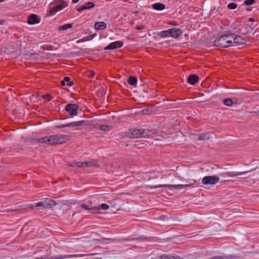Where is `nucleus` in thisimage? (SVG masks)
I'll list each match as a JSON object with an SVG mask.
<instances>
[{
    "label": "nucleus",
    "instance_id": "bb28decb",
    "mask_svg": "<svg viewBox=\"0 0 259 259\" xmlns=\"http://www.w3.org/2000/svg\"><path fill=\"white\" fill-rule=\"evenodd\" d=\"M85 9H89L95 7V4L93 2H88L84 5Z\"/></svg>",
    "mask_w": 259,
    "mask_h": 259
},
{
    "label": "nucleus",
    "instance_id": "473e14b6",
    "mask_svg": "<svg viewBox=\"0 0 259 259\" xmlns=\"http://www.w3.org/2000/svg\"><path fill=\"white\" fill-rule=\"evenodd\" d=\"M109 208V206L108 204L106 203H103L101 205L100 207L98 208V209H102L103 210H107Z\"/></svg>",
    "mask_w": 259,
    "mask_h": 259
},
{
    "label": "nucleus",
    "instance_id": "dca6fc26",
    "mask_svg": "<svg viewBox=\"0 0 259 259\" xmlns=\"http://www.w3.org/2000/svg\"><path fill=\"white\" fill-rule=\"evenodd\" d=\"M95 28L96 29H105L106 28V24L104 22H97L95 24Z\"/></svg>",
    "mask_w": 259,
    "mask_h": 259
},
{
    "label": "nucleus",
    "instance_id": "4468645a",
    "mask_svg": "<svg viewBox=\"0 0 259 259\" xmlns=\"http://www.w3.org/2000/svg\"><path fill=\"white\" fill-rule=\"evenodd\" d=\"M199 80V77L196 74H191L188 78V82L191 84H195Z\"/></svg>",
    "mask_w": 259,
    "mask_h": 259
},
{
    "label": "nucleus",
    "instance_id": "412c9836",
    "mask_svg": "<svg viewBox=\"0 0 259 259\" xmlns=\"http://www.w3.org/2000/svg\"><path fill=\"white\" fill-rule=\"evenodd\" d=\"M73 27V25L72 24L68 23L64 25H63L62 26H60L58 28L59 31H62V30H67L68 28H71Z\"/></svg>",
    "mask_w": 259,
    "mask_h": 259
},
{
    "label": "nucleus",
    "instance_id": "423d86ee",
    "mask_svg": "<svg viewBox=\"0 0 259 259\" xmlns=\"http://www.w3.org/2000/svg\"><path fill=\"white\" fill-rule=\"evenodd\" d=\"M232 39V46L245 45L246 42V40L243 37L236 35L234 33H231Z\"/></svg>",
    "mask_w": 259,
    "mask_h": 259
},
{
    "label": "nucleus",
    "instance_id": "a18cd8bd",
    "mask_svg": "<svg viewBox=\"0 0 259 259\" xmlns=\"http://www.w3.org/2000/svg\"><path fill=\"white\" fill-rule=\"evenodd\" d=\"M61 84L62 86H64L66 85V81H64V79L61 81Z\"/></svg>",
    "mask_w": 259,
    "mask_h": 259
},
{
    "label": "nucleus",
    "instance_id": "2f4dec72",
    "mask_svg": "<svg viewBox=\"0 0 259 259\" xmlns=\"http://www.w3.org/2000/svg\"><path fill=\"white\" fill-rule=\"evenodd\" d=\"M35 206L38 207H42L43 208H45V204L43 200L40 202L36 203Z\"/></svg>",
    "mask_w": 259,
    "mask_h": 259
},
{
    "label": "nucleus",
    "instance_id": "ea45409f",
    "mask_svg": "<svg viewBox=\"0 0 259 259\" xmlns=\"http://www.w3.org/2000/svg\"><path fill=\"white\" fill-rule=\"evenodd\" d=\"M42 98L44 99H45L46 98H47V100L48 101H50L51 100V98L50 97V95L49 94H47L46 96L43 95L42 96Z\"/></svg>",
    "mask_w": 259,
    "mask_h": 259
},
{
    "label": "nucleus",
    "instance_id": "a878e982",
    "mask_svg": "<svg viewBox=\"0 0 259 259\" xmlns=\"http://www.w3.org/2000/svg\"><path fill=\"white\" fill-rule=\"evenodd\" d=\"M64 81L67 82L66 84L69 87H71L74 84V82L70 80V78L68 76L65 77Z\"/></svg>",
    "mask_w": 259,
    "mask_h": 259
},
{
    "label": "nucleus",
    "instance_id": "a19ab883",
    "mask_svg": "<svg viewBox=\"0 0 259 259\" xmlns=\"http://www.w3.org/2000/svg\"><path fill=\"white\" fill-rule=\"evenodd\" d=\"M16 209H11V208H7V209H5L4 210L2 211V212H11V211H15Z\"/></svg>",
    "mask_w": 259,
    "mask_h": 259
},
{
    "label": "nucleus",
    "instance_id": "58836bf2",
    "mask_svg": "<svg viewBox=\"0 0 259 259\" xmlns=\"http://www.w3.org/2000/svg\"><path fill=\"white\" fill-rule=\"evenodd\" d=\"M65 127H68L67 125V123L65 124H60L56 126V127L58 128H64Z\"/></svg>",
    "mask_w": 259,
    "mask_h": 259
},
{
    "label": "nucleus",
    "instance_id": "7ed1b4c3",
    "mask_svg": "<svg viewBox=\"0 0 259 259\" xmlns=\"http://www.w3.org/2000/svg\"><path fill=\"white\" fill-rule=\"evenodd\" d=\"M232 36L231 33H227L216 38L214 41L215 46L221 48L232 47Z\"/></svg>",
    "mask_w": 259,
    "mask_h": 259
},
{
    "label": "nucleus",
    "instance_id": "39448f33",
    "mask_svg": "<svg viewBox=\"0 0 259 259\" xmlns=\"http://www.w3.org/2000/svg\"><path fill=\"white\" fill-rule=\"evenodd\" d=\"M79 106L75 103H70L66 105L65 110L72 116H76L78 114Z\"/></svg>",
    "mask_w": 259,
    "mask_h": 259
},
{
    "label": "nucleus",
    "instance_id": "f03ea898",
    "mask_svg": "<svg viewBox=\"0 0 259 259\" xmlns=\"http://www.w3.org/2000/svg\"><path fill=\"white\" fill-rule=\"evenodd\" d=\"M126 136L130 138H139L149 137L152 136L153 132L149 130L132 128L125 133Z\"/></svg>",
    "mask_w": 259,
    "mask_h": 259
},
{
    "label": "nucleus",
    "instance_id": "9b49d317",
    "mask_svg": "<svg viewBox=\"0 0 259 259\" xmlns=\"http://www.w3.org/2000/svg\"><path fill=\"white\" fill-rule=\"evenodd\" d=\"M40 19L36 14H31L28 18L27 23L29 24L33 25L39 23Z\"/></svg>",
    "mask_w": 259,
    "mask_h": 259
},
{
    "label": "nucleus",
    "instance_id": "37998d69",
    "mask_svg": "<svg viewBox=\"0 0 259 259\" xmlns=\"http://www.w3.org/2000/svg\"><path fill=\"white\" fill-rule=\"evenodd\" d=\"M144 28V26L143 25H138V26H137L136 27V29H137V30H141V29H142Z\"/></svg>",
    "mask_w": 259,
    "mask_h": 259
},
{
    "label": "nucleus",
    "instance_id": "2eb2a0df",
    "mask_svg": "<svg viewBox=\"0 0 259 259\" xmlns=\"http://www.w3.org/2000/svg\"><path fill=\"white\" fill-rule=\"evenodd\" d=\"M211 138L210 134L209 133H205L199 134L198 135V139L199 140H208Z\"/></svg>",
    "mask_w": 259,
    "mask_h": 259
},
{
    "label": "nucleus",
    "instance_id": "a211bd4d",
    "mask_svg": "<svg viewBox=\"0 0 259 259\" xmlns=\"http://www.w3.org/2000/svg\"><path fill=\"white\" fill-rule=\"evenodd\" d=\"M94 254H94V253H91V254H70V255H65V256L62 257L61 258H70V257H83V256H85L86 255H93Z\"/></svg>",
    "mask_w": 259,
    "mask_h": 259
},
{
    "label": "nucleus",
    "instance_id": "49530a36",
    "mask_svg": "<svg viewBox=\"0 0 259 259\" xmlns=\"http://www.w3.org/2000/svg\"><path fill=\"white\" fill-rule=\"evenodd\" d=\"M252 10V7H248L247 9H246V10L248 12H250Z\"/></svg>",
    "mask_w": 259,
    "mask_h": 259
},
{
    "label": "nucleus",
    "instance_id": "6e6552de",
    "mask_svg": "<svg viewBox=\"0 0 259 259\" xmlns=\"http://www.w3.org/2000/svg\"><path fill=\"white\" fill-rule=\"evenodd\" d=\"M183 33L181 29L172 28L168 30V37H172L176 38L180 37Z\"/></svg>",
    "mask_w": 259,
    "mask_h": 259
},
{
    "label": "nucleus",
    "instance_id": "e433bc0d",
    "mask_svg": "<svg viewBox=\"0 0 259 259\" xmlns=\"http://www.w3.org/2000/svg\"><path fill=\"white\" fill-rule=\"evenodd\" d=\"M76 165L78 167H84V162H76Z\"/></svg>",
    "mask_w": 259,
    "mask_h": 259
},
{
    "label": "nucleus",
    "instance_id": "3c124183",
    "mask_svg": "<svg viewBox=\"0 0 259 259\" xmlns=\"http://www.w3.org/2000/svg\"><path fill=\"white\" fill-rule=\"evenodd\" d=\"M170 24L173 25H177V24L175 22H172V23H171Z\"/></svg>",
    "mask_w": 259,
    "mask_h": 259
},
{
    "label": "nucleus",
    "instance_id": "603ef678",
    "mask_svg": "<svg viewBox=\"0 0 259 259\" xmlns=\"http://www.w3.org/2000/svg\"><path fill=\"white\" fill-rule=\"evenodd\" d=\"M5 0H0V2H3Z\"/></svg>",
    "mask_w": 259,
    "mask_h": 259
},
{
    "label": "nucleus",
    "instance_id": "4be33fe9",
    "mask_svg": "<svg viewBox=\"0 0 259 259\" xmlns=\"http://www.w3.org/2000/svg\"><path fill=\"white\" fill-rule=\"evenodd\" d=\"M81 206L82 208H83L85 209L90 210L91 212H94V211L98 210L96 208L91 207L90 205H89L85 203L81 204Z\"/></svg>",
    "mask_w": 259,
    "mask_h": 259
},
{
    "label": "nucleus",
    "instance_id": "f3484780",
    "mask_svg": "<svg viewBox=\"0 0 259 259\" xmlns=\"http://www.w3.org/2000/svg\"><path fill=\"white\" fill-rule=\"evenodd\" d=\"M152 8L154 10L160 11L165 9V5L162 3H157L153 4Z\"/></svg>",
    "mask_w": 259,
    "mask_h": 259
},
{
    "label": "nucleus",
    "instance_id": "b1692460",
    "mask_svg": "<svg viewBox=\"0 0 259 259\" xmlns=\"http://www.w3.org/2000/svg\"><path fill=\"white\" fill-rule=\"evenodd\" d=\"M94 166L96 167L98 166V164L96 163H95L94 161H86L84 162V167H92Z\"/></svg>",
    "mask_w": 259,
    "mask_h": 259
},
{
    "label": "nucleus",
    "instance_id": "ddd939ff",
    "mask_svg": "<svg viewBox=\"0 0 259 259\" xmlns=\"http://www.w3.org/2000/svg\"><path fill=\"white\" fill-rule=\"evenodd\" d=\"M43 200L45 204V208H53L56 204L54 200L50 198H44Z\"/></svg>",
    "mask_w": 259,
    "mask_h": 259
},
{
    "label": "nucleus",
    "instance_id": "aec40b11",
    "mask_svg": "<svg viewBox=\"0 0 259 259\" xmlns=\"http://www.w3.org/2000/svg\"><path fill=\"white\" fill-rule=\"evenodd\" d=\"M127 82L128 84L133 86H136L137 82V79L135 77H133L132 76H130L128 77Z\"/></svg>",
    "mask_w": 259,
    "mask_h": 259
},
{
    "label": "nucleus",
    "instance_id": "0eeeda50",
    "mask_svg": "<svg viewBox=\"0 0 259 259\" xmlns=\"http://www.w3.org/2000/svg\"><path fill=\"white\" fill-rule=\"evenodd\" d=\"M220 180V178L217 176H205L202 180V182L204 185H214Z\"/></svg>",
    "mask_w": 259,
    "mask_h": 259
},
{
    "label": "nucleus",
    "instance_id": "f704fd0d",
    "mask_svg": "<svg viewBox=\"0 0 259 259\" xmlns=\"http://www.w3.org/2000/svg\"><path fill=\"white\" fill-rule=\"evenodd\" d=\"M170 257L171 255L163 254L160 256V259H170Z\"/></svg>",
    "mask_w": 259,
    "mask_h": 259
},
{
    "label": "nucleus",
    "instance_id": "72a5a7b5",
    "mask_svg": "<svg viewBox=\"0 0 259 259\" xmlns=\"http://www.w3.org/2000/svg\"><path fill=\"white\" fill-rule=\"evenodd\" d=\"M144 143H140V141H138L135 144V146H137L138 148H142L144 147Z\"/></svg>",
    "mask_w": 259,
    "mask_h": 259
},
{
    "label": "nucleus",
    "instance_id": "6ab92c4d",
    "mask_svg": "<svg viewBox=\"0 0 259 259\" xmlns=\"http://www.w3.org/2000/svg\"><path fill=\"white\" fill-rule=\"evenodd\" d=\"M84 122V120L78 121H74L70 123H67V126H79L83 125Z\"/></svg>",
    "mask_w": 259,
    "mask_h": 259
},
{
    "label": "nucleus",
    "instance_id": "1a4fd4ad",
    "mask_svg": "<svg viewBox=\"0 0 259 259\" xmlns=\"http://www.w3.org/2000/svg\"><path fill=\"white\" fill-rule=\"evenodd\" d=\"M183 185H159L155 186L150 187V188H166L170 190L172 189H182Z\"/></svg>",
    "mask_w": 259,
    "mask_h": 259
},
{
    "label": "nucleus",
    "instance_id": "4c0bfd02",
    "mask_svg": "<svg viewBox=\"0 0 259 259\" xmlns=\"http://www.w3.org/2000/svg\"><path fill=\"white\" fill-rule=\"evenodd\" d=\"M85 10L84 5L81 6L77 9V11L78 12H81L82 11Z\"/></svg>",
    "mask_w": 259,
    "mask_h": 259
},
{
    "label": "nucleus",
    "instance_id": "f257e3e1",
    "mask_svg": "<svg viewBox=\"0 0 259 259\" xmlns=\"http://www.w3.org/2000/svg\"><path fill=\"white\" fill-rule=\"evenodd\" d=\"M67 136L65 135H53L38 139L37 141L41 143L50 145L61 144L65 142Z\"/></svg>",
    "mask_w": 259,
    "mask_h": 259
},
{
    "label": "nucleus",
    "instance_id": "393cba45",
    "mask_svg": "<svg viewBox=\"0 0 259 259\" xmlns=\"http://www.w3.org/2000/svg\"><path fill=\"white\" fill-rule=\"evenodd\" d=\"M158 35L161 38H164L168 36V30H162L158 33Z\"/></svg>",
    "mask_w": 259,
    "mask_h": 259
},
{
    "label": "nucleus",
    "instance_id": "c85d7f7f",
    "mask_svg": "<svg viewBox=\"0 0 259 259\" xmlns=\"http://www.w3.org/2000/svg\"><path fill=\"white\" fill-rule=\"evenodd\" d=\"M99 128L104 131H108L110 130L109 126L105 124L100 125Z\"/></svg>",
    "mask_w": 259,
    "mask_h": 259
},
{
    "label": "nucleus",
    "instance_id": "20e7f679",
    "mask_svg": "<svg viewBox=\"0 0 259 259\" xmlns=\"http://www.w3.org/2000/svg\"><path fill=\"white\" fill-rule=\"evenodd\" d=\"M50 6H51L48 12L50 16L54 15L57 12L60 11L68 6V3L65 0H54Z\"/></svg>",
    "mask_w": 259,
    "mask_h": 259
},
{
    "label": "nucleus",
    "instance_id": "c9c22d12",
    "mask_svg": "<svg viewBox=\"0 0 259 259\" xmlns=\"http://www.w3.org/2000/svg\"><path fill=\"white\" fill-rule=\"evenodd\" d=\"M183 189H187L189 187H194L195 186L193 184L183 185Z\"/></svg>",
    "mask_w": 259,
    "mask_h": 259
},
{
    "label": "nucleus",
    "instance_id": "cd10ccee",
    "mask_svg": "<svg viewBox=\"0 0 259 259\" xmlns=\"http://www.w3.org/2000/svg\"><path fill=\"white\" fill-rule=\"evenodd\" d=\"M227 7L230 10H234L237 7V4L235 3H231L228 5Z\"/></svg>",
    "mask_w": 259,
    "mask_h": 259
},
{
    "label": "nucleus",
    "instance_id": "f8f14e48",
    "mask_svg": "<svg viewBox=\"0 0 259 259\" xmlns=\"http://www.w3.org/2000/svg\"><path fill=\"white\" fill-rule=\"evenodd\" d=\"M251 170L246 171H242V172H227L222 173L220 175V176L222 177H237L239 175H241L243 174H246L247 172H249L251 171Z\"/></svg>",
    "mask_w": 259,
    "mask_h": 259
},
{
    "label": "nucleus",
    "instance_id": "7c9ffc66",
    "mask_svg": "<svg viewBox=\"0 0 259 259\" xmlns=\"http://www.w3.org/2000/svg\"><path fill=\"white\" fill-rule=\"evenodd\" d=\"M255 2V0H245L243 2V4L246 6L253 5Z\"/></svg>",
    "mask_w": 259,
    "mask_h": 259
},
{
    "label": "nucleus",
    "instance_id": "c03bdc74",
    "mask_svg": "<svg viewBox=\"0 0 259 259\" xmlns=\"http://www.w3.org/2000/svg\"><path fill=\"white\" fill-rule=\"evenodd\" d=\"M94 75H95V72L93 71H91L90 72V74L89 75V77H93Z\"/></svg>",
    "mask_w": 259,
    "mask_h": 259
},
{
    "label": "nucleus",
    "instance_id": "c756f323",
    "mask_svg": "<svg viewBox=\"0 0 259 259\" xmlns=\"http://www.w3.org/2000/svg\"><path fill=\"white\" fill-rule=\"evenodd\" d=\"M142 239L141 237H137V238H133L131 239L128 238H121L119 239L120 241H133V240H141Z\"/></svg>",
    "mask_w": 259,
    "mask_h": 259
},
{
    "label": "nucleus",
    "instance_id": "de8ad7c7",
    "mask_svg": "<svg viewBox=\"0 0 259 259\" xmlns=\"http://www.w3.org/2000/svg\"><path fill=\"white\" fill-rule=\"evenodd\" d=\"M75 165H76L75 162H73L71 163L70 164H69V165H70L71 166H74Z\"/></svg>",
    "mask_w": 259,
    "mask_h": 259
},
{
    "label": "nucleus",
    "instance_id": "8fccbe9b",
    "mask_svg": "<svg viewBox=\"0 0 259 259\" xmlns=\"http://www.w3.org/2000/svg\"><path fill=\"white\" fill-rule=\"evenodd\" d=\"M79 0H72V2L73 3H77Z\"/></svg>",
    "mask_w": 259,
    "mask_h": 259
},
{
    "label": "nucleus",
    "instance_id": "09e8293b",
    "mask_svg": "<svg viewBox=\"0 0 259 259\" xmlns=\"http://www.w3.org/2000/svg\"><path fill=\"white\" fill-rule=\"evenodd\" d=\"M248 21L249 22H254V19L253 18H250L248 19Z\"/></svg>",
    "mask_w": 259,
    "mask_h": 259
},
{
    "label": "nucleus",
    "instance_id": "9d476101",
    "mask_svg": "<svg viewBox=\"0 0 259 259\" xmlns=\"http://www.w3.org/2000/svg\"><path fill=\"white\" fill-rule=\"evenodd\" d=\"M123 42L122 41H116L108 45L104 48L105 50H113L122 47Z\"/></svg>",
    "mask_w": 259,
    "mask_h": 259
},
{
    "label": "nucleus",
    "instance_id": "79ce46f5",
    "mask_svg": "<svg viewBox=\"0 0 259 259\" xmlns=\"http://www.w3.org/2000/svg\"><path fill=\"white\" fill-rule=\"evenodd\" d=\"M170 259H184V258L179 256L178 255H176V256L171 255Z\"/></svg>",
    "mask_w": 259,
    "mask_h": 259
},
{
    "label": "nucleus",
    "instance_id": "5701e85b",
    "mask_svg": "<svg viewBox=\"0 0 259 259\" xmlns=\"http://www.w3.org/2000/svg\"><path fill=\"white\" fill-rule=\"evenodd\" d=\"M223 103L226 106H231L233 104V101L231 98H227L223 100Z\"/></svg>",
    "mask_w": 259,
    "mask_h": 259
}]
</instances>
